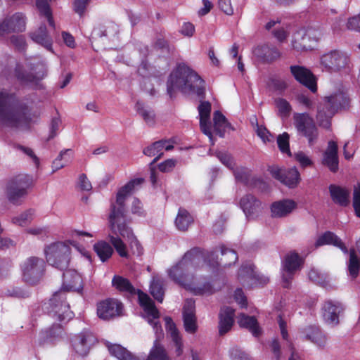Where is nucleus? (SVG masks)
Wrapping results in <instances>:
<instances>
[{
	"label": "nucleus",
	"instance_id": "nucleus-1",
	"mask_svg": "<svg viewBox=\"0 0 360 360\" xmlns=\"http://www.w3.org/2000/svg\"><path fill=\"white\" fill-rule=\"evenodd\" d=\"M0 120L6 127L27 130L32 116L25 103L18 102L13 94L0 89Z\"/></svg>",
	"mask_w": 360,
	"mask_h": 360
},
{
	"label": "nucleus",
	"instance_id": "nucleus-2",
	"mask_svg": "<svg viewBox=\"0 0 360 360\" xmlns=\"http://www.w3.org/2000/svg\"><path fill=\"white\" fill-rule=\"evenodd\" d=\"M204 80L185 65H179L170 74L167 82V94L172 98L176 91L185 94H195L204 98Z\"/></svg>",
	"mask_w": 360,
	"mask_h": 360
},
{
	"label": "nucleus",
	"instance_id": "nucleus-3",
	"mask_svg": "<svg viewBox=\"0 0 360 360\" xmlns=\"http://www.w3.org/2000/svg\"><path fill=\"white\" fill-rule=\"evenodd\" d=\"M143 181L142 178L129 181L118 190L115 199L111 200L108 216L111 235H115L129 227L127 224L126 200L134 192L135 187Z\"/></svg>",
	"mask_w": 360,
	"mask_h": 360
},
{
	"label": "nucleus",
	"instance_id": "nucleus-4",
	"mask_svg": "<svg viewBox=\"0 0 360 360\" xmlns=\"http://www.w3.org/2000/svg\"><path fill=\"white\" fill-rule=\"evenodd\" d=\"M169 276L179 285L195 295L212 294L217 281L206 278H197L191 271H168Z\"/></svg>",
	"mask_w": 360,
	"mask_h": 360
},
{
	"label": "nucleus",
	"instance_id": "nucleus-5",
	"mask_svg": "<svg viewBox=\"0 0 360 360\" xmlns=\"http://www.w3.org/2000/svg\"><path fill=\"white\" fill-rule=\"evenodd\" d=\"M108 237L110 243L121 257H129L130 252L136 256H141L143 252L141 243L130 227L115 235H109Z\"/></svg>",
	"mask_w": 360,
	"mask_h": 360
},
{
	"label": "nucleus",
	"instance_id": "nucleus-6",
	"mask_svg": "<svg viewBox=\"0 0 360 360\" xmlns=\"http://www.w3.org/2000/svg\"><path fill=\"white\" fill-rule=\"evenodd\" d=\"M44 255L49 265L59 270H66L70 262L71 248L63 241L47 244L44 248Z\"/></svg>",
	"mask_w": 360,
	"mask_h": 360
},
{
	"label": "nucleus",
	"instance_id": "nucleus-7",
	"mask_svg": "<svg viewBox=\"0 0 360 360\" xmlns=\"http://www.w3.org/2000/svg\"><path fill=\"white\" fill-rule=\"evenodd\" d=\"M42 308L49 315L60 322L68 321L74 315L66 301V293L62 290L53 293L49 300L44 303Z\"/></svg>",
	"mask_w": 360,
	"mask_h": 360
},
{
	"label": "nucleus",
	"instance_id": "nucleus-8",
	"mask_svg": "<svg viewBox=\"0 0 360 360\" xmlns=\"http://www.w3.org/2000/svg\"><path fill=\"white\" fill-rule=\"evenodd\" d=\"M323 67L331 72H349L352 68L350 56L345 51L334 50L321 58Z\"/></svg>",
	"mask_w": 360,
	"mask_h": 360
},
{
	"label": "nucleus",
	"instance_id": "nucleus-9",
	"mask_svg": "<svg viewBox=\"0 0 360 360\" xmlns=\"http://www.w3.org/2000/svg\"><path fill=\"white\" fill-rule=\"evenodd\" d=\"M32 179L27 174H19L12 179L6 186V195L10 202L16 203L18 199L27 193L32 185Z\"/></svg>",
	"mask_w": 360,
	"mask_h": 360
},
{
	"label": "nucleus",
	"instance_id": "nucleus-10",
	"mask_svg": "<svg viewBox=\"0 0 360 360\" xmlns=\"http://www.w3.org/2000/svg\"><path fill=\"white\" fill-rule=\"evenodd\" d=\"M293 120L297 131L308 139L310 146L313 145L318 138V129L313 119L307 113H295Z\"/></svg>",
	"mask_w": 360,
	"mask_h": 360
},
{
	"label": "nucleus",
	"instance_id": "nucleus-11",
	"mask_svg": "<svg viewBox=\"0 0 360 360\" xmlns=\"http://www.w3.org/2000/svg\"><path fill=\"white\" fill-rule=\"evenodd\" d=\"M97 342L94 335L88 330H83L73 335L70 338L72 349L80 356H86L91 347Z\"/></svg>",
	"mask_w": 360,
	"mask_h": 360
},
{
	"label": "nucleus",
	"instance_id": "nucleus-12",
	"mask_svg": "<svg viewBox=\"0 0 360 360\" xmlns=\"http://www.w3.org/2000/svg\"><path fill=\"white\" fill-rule=\"evenodd\" d=\"M221 257L219 262L216 255L213 253H209L204 259L205 264V268L217 269L219 267L230 268L232 264H235L238 260L237 253L231 249L221 247Z\"/></svg>",
	"mask_w": 360,
	"mask_h": 360
},
{
	"label": "nucleus",
	"instance_id": "nucleus-13",
	"mask_svg": "<svg viewBox=\"0 0 360 360\" xmlns=\"http://www.w3.org/2000/svg\"><path fill=\"white\" fill-rule=\"evenodd\" d=\"M96 310L98 318L108 321L122 314L123 304L117 299L107 298L97 304Z\"/></svg>",
	"mask_w": 360,
	"mask_h": 360
},
{
	"label": "nucleus",
	"instance_id": "nucleus-14",
	"mask_svg": "<svg viewBox=\"0 0 360 360\" xmlns=\"http://www.w3.org/2000/svg\"><path fill=\"white\" fill-rule=\"evenodd\" d=\"M271 176L290 188L295 187L300 181V173L295 168L282 169L276 166H271L268 169Z\"/></svg>",
	"mask_w": 360,
	"mask_h": 360
},
{
	"label": "nucleus",
	"instance_id": "nucleus-15",
	"mask_svg": "<svg viewBox=\"0 0 360 360\" xmlns=\"http://www.w3.org/2000/svg\"><path fill=\"white\" fill-rule=\"evenodd\" d=\"M238 204L248 219H255L263 210L262 202L251 193L243 195Z\"/></svg>",
	"mask_w": 360,
	"mask_h": 360
},
{
	"label": "nucleus",
	"instance_id": "nucleus-16",
	"mask_svg": "<svg viewBox=\"0 0 360 360\" xmlns=\"http://www.w3.org/2000/svg\"><path fill=\"white\" fill-rule=\"evenodd\" d=\"M32 70H34V72H27L22 65L17 64L15 75L22 83L35 84L42 79L46 74V70L42 64L37 65L34 70L32 68Z\"/></svg>",
	"mask_w": 360,
	"mask_h": 360
},
{
	"label": "nucleus",
	"instance_id": "nucleus-17",
	"mask_svg": "<svg viewBox=\"0 0 360 360\" xmlns=\"http://www.w3.org/2000/svg\"><path fill=\"white\" fill-rule=\"evenodd\" d=\"M83 279L79 271H63V283L60 290L65 293L69 291L82 292Z\"/></svg>",
	"mask_w": 360,
	"mask_h": 360
},
{
	"label": "nucleus",
	"instance_id": "nucleus-18",
	"mask_svg": "<svg viewBox=\"0 0 360 360\" xmlns=\"http://www.w3.org/2000/svg\"><path fill=\"white\" fill-rule=\"evenodd\" d=\"M202 259L203 257L201 249L195 247L188 250L173 268L174 270L196 268L197 266H195V264Z\"/></svg>",
	"mask_w": 360,
	"mask_h": 360
},
{
	"label": "nucleus",
	"instance_id": "nucleus-19",
	"mask_svg": "<svg viewBox=\"0 0 360 360\" xmlns=\"http://www.w3.org/2000/svg\"><path fill=\"white\" fill-rule=\"evenodd\" d=\"M323 317L324 321L331 325L339 323V315L344 310L340 302L326 301L323 306Z\"/></svg>",
	"mask_w": 360,
	"mask_h": 360
},
{
	"label": "nucleus",
	"instance_id": "nucleus-20",
	"mask_svg": "<svg viewBox=\"0 0 360 360\" xmlns=\"http://www.w3.org/2000/svg\"><path fill=\"white\" fill-rule=\"evenodd\" d=\"M290 68L297 81L307 86L311 91H316L315 79L309 70L299 65H292Z\"/></svg>",
	"mask_w": 360,
	"mask_h": 360
},
{
	"label": "nucleus",
	"instance_id": "nucleus-21",
	"mask_svg": "<svg viewBox=\"0 0 360 360\" xmlns=\"http://www.w3.org/2000/svg\"><path fill=\"white\" fill-rule=\"evenodd\" d=\"M198 111L200 115V127L203 134L207 135L212 144L214 145L212 140V134L210 128V117L211 112V104L208 101H201L198 106Z\"/></svg>",
	"mask_w": 360,
	"mask_h": 360
},
{
	"label": "nucleus",
	"instance_id": "nucleus-22",
	"mask_svg": "<svg viewBox=\"0 0 360 360\" xmlns=\"http://www.w3.org/2000/svg\"><path fill=\"white\" fill-rule=\"evenodd\" d=\"M253 55L264 63H272L278 59L281 53L279 50L273 46L266 44L259 45L254 48Z\"/></svg>",
	"mask_w": 360,
	"mask_h": 360
},
{
	"label": "nucleus",
	"instance_id": "nucleus-23",
	"mask_svg": "<svg viewBox=\"0 0 360 360\" xmlns=\"http://www.w3.org/2000/svg\"><path fill=\"white\" fill-rule=\"evenodd\" d=\"M235 309L231 307H223L219 314V333L224 335L227 333L234 323Z\"/></svg>",
	"mask_w": 360,
	"mask_h": 360
},
{
	"label": "nucleus",
	"instance_id": "nucleus-24",
	"mask_svg": "<svg viewBox=\"0 0 360 360\" xmlns=\"http://www.w3.org/2000/svg\"><path fill=\"white\" fill-rule=\"evenodd\" d=\"M259 271H242L238 278L243 286L251 288L263 286L269 282V278L260 276Z\"/></svg>",
	"mask_w": 360,
	"mask_h": 360
},
{
	"label": "nucleus",
	"instance_id": "nucleus-25",
	"mask_svg": "<svg viewBox=\"0 0 360 360\" xmlns=\"http://www.w3.org/2000/svg\"><path fill=\"white\" fill-rule=\"evenodd\" d=\"M165 329L169 335L175 346V353L177 356L182 355L184 352V345L182 337L176 328L175 323L169 316L165 317Z\"/></svg>",
	"mask_w": 360,
	"mask_h": 360
},
{
	"label": "nucleus",
	"instance_id": "nucleus-26",
	"mask_svg": "<svg viewBox=\"0 0 360 360\" xmlns=\"http://www.w3.org/2000/svg\"><path fill=\"white\" fill-rule=\"evenodd\" d=\"M184 327L188 333L194 334L198 330L197 319L193 303L188 302L183 308Z\"/></svg>",
	"mask_w": 360,
	"mask_h": 360
},
{
	"label": "nucleus",
	"instance_id": "nucleus-27",
	"mask_svg": "<svg viewBox=\"0 0 360 360\" xmlns=\"http://www.w3.org/2000/svg\"><path fill=\"white\" fill-rule=\"evenodd\" d=\"M304 339L320 348H324L327 344V337L317 326H309L302 330Z\"/></svg>",
	"mask_w": 360,
	"mask_h": 360
},
{
	"label": "nucleus",
	"instance_id": "nucleus-28",
	"mask_svg": "<svg viewBox=\"0 0 360 360\" xmlns=\"http://www.w3.org/2000/svg\"><path fill=\"white\" fill-rule=\"evenodd\" d=\"M136 294L138 295L139 304L146 314L153 319H158L160 312L150 296L139 289L136 290Z\"/></svg>",
	"mask_w": 360,
	"mask_h": 360
},
{
	"label": "nucleus",
	"instance_id": "nucleus-29",
	"mask_svg": "<svg viewBox=\"0 0 360 360\" xmlns=\"http://www.w3.org/2000/svg\"><path fill=\"white\" fill-rule=\"evenodd\" d=\"M296 202L292 200L274 202L271 206V215L277 218L285 217L290 214L296 208Z\"/></svg>",
	"mask_w": 360,
	"mask_h": 360
},
{
	"label": "nucleus",
	"instance_id": "nucleus-30",
	"mask_svg": "<svg viewBox=\"0 0 360 360\" xmlns=\"http://www.w3.org/2000/svg\"><path fill=\"white\" fill-rule=\"evenodd\" d=\"M238 323L240 328L248 330L255 338L259 337L262 333L257 319L253 316L241 313L238 317Z\"/></svg>",
	"mask_w": 360,
	"mask_h": 360
},
{
	"label": "nucleus",
	"instance_id": "nucleus-31",
	"mask_svg": "<svg viewBox=\"0 0 360 360\" xmlns=\"http://www.w3.org/2000/svg\"><path fill=\"white\" fill-rule=\"evenodd\" d=\"M323 163L333 172L338 169V146L335 141L328 142V148L324 153Z\"/></svg>",
	"mask_w": 360,
	"mask_h": 360
},
{
	"label": "nucleus",
	"instance_id": "nucleus-32",
	"mask_svg": "<svg viewBox=\"0 0 360 360\" xmlns=\"http://www.w3.org/2000/svg\"><path fill=\"white\" fill-rule=\"evenodd\" d=\"M329 103H321L318 106L316 120L319 126L329 129L330 127V119L336 112L329 107Z\"/></svg>",
	"mask_w": 360,
	"mask_h": 360
},
{
	"label": "nucleus",
	"instance_id": "nucleus-33",
	"mask_svg": "<svg viewBox=\"0 0 360 360\" xmlns=\"http://www.w3.org/2000/svg\"><path fill=\"white\" fill-rule=\"evenodd\" d=\"M324 245H333L339 248L345 253H347L348 252L347 247L341 239L330 231H326L324 233L315 243V246L316 248Z\"/></svg>",
	"mask_w": 360,
	"mask_h": 360
},
{
	"label": "nucleus",
	"instance_id": "nucleus-34",
	"mask_svg": "<svg viewBox=\"0 0 360 360\" xmlns=\"http://www.w3.org/2000/svg\"><path fill=\"white\" fill-rule=\"evenodd\" d=\"M329 191L333 201L342 207H346L349 203V191L345 188L335 185L329 186Z\"/></svg>",
	"mask_w": 360,
	"mask_h": 360
},
{
	"label": "nucleus",
	"instance_id": "nucleus-35",
	"mask_svg": "<svg viewBox=\"0 0 360 360\" xmlns=\"http://www.w3.org/2000/svg\"><path fill=\"white\" fill-rule=\"evenodd\" d=\"M63 330L60 324H53L51 328L40 333L39 342L41 345L53 344L63 335Z\"/></svg>",
	"mask_w": 360,
	"mask_h": 360
},
{
	"label": "nucleus",
	"instance_id": "nucleus-36",
	"mask_svg": "<svg viewBox=\"0 0 360 360\" xmlns=\"http://www.w3.org/2000/svg\"><path fill=\"white\" fill-rule=\"evenodd\" d=\"M149 291L155 300L162 303L164 300L165 292V280L158 275L154 276L150 282Z\"/></svg>",
	"mask_w": 360,
	"mask_h": 360
},
{
	"label": "nucleus",
	"instance_id": "nucleus-37",
	"mask_svg": "<svg viewBox=\"0 0 360 360\" xmlns=\"http://www.w3.org/2000/svg\"><path fill=\"white\" fill-rule=\"evenodd\" d=\"M11 33L22 32L25 30V18L21 13H16L4 18Z\"/></svg>",
	"mask_w": 360,
	"mask_h": 360
},
{
	"label": "nucleus",
	"instance_id": "nucleus-38",
	"mask_svg": "<svg viewBox=\"0 0 360 360\" xmlns=\"http://www.w3.org/2000/svg\"><path fill=\"white\" fill-rule=\"evenodd\" d=\"M137 114L143 120L148 126L155 124L156 115L154 110L143 102L137 101L135 105Z\"/></svg>",
	"mask_w": 360,
	"mask_h": 360
},
{
	"label": "nucleus",
	"instance_id": "nucleus-39",
	"mask_svg": "<svg viewBox=\"0 0 360 360\" xmlns=\"http://www.w3.org/2000/svg\"><path fill=\"white\" fill-rule=\"evenodd\" d=\"M30 37L34 42L43 46L46 49H51L52 40L47 33L45 25H41L36 31L31 32Z\"/></svg>",
	"mask_w": 360,
	"mask_h": 360
},
{
	"label": "nucleus",
	"instance_id": "nucleus-40",
	"mask_svg": "<svg viewBox=\"0 0 360 360\" xmlns=\"http://www.w3.org/2000/svg\"><path fill=\"white\" fill-rule=\"evenodd\" d=\"M329 102V107L333 108L335 112H337L340 108H346L349 104L348 98L345 93L342 91H339L338 92L326 97L323 101V103Z\"/></svg>",
	"mask_w": 360,
	"mask_h": 360
},
{
	"label": "nucleus",
	"instance_id": "nucleus-41",
	"mask_svg": "<svg viewBox=\"0 0 360 360\" xmlns=\"http://www.w3.org/2000/svg\"><path fill=\"white\" fill-rule=\"evenodd\" d=\"M167 143V140H160L155 141L152 145L146 147L143 150V153L149 157L155 156L154 160L150 162V165H154L158 160L163 155V149L165 144Z\"/></svg>",
	"mask_w": 360,
	"mask_h": 360
},
{
	"label": "nucleus",
	"instance_id": "nucleus-42",
	"mask_svg": "<svg viewBox=\"0 0 360 360\" xmlns=\"http://www.w3.org/2000/svg\"><path fill=\"white\" fill-rule=\"evenodd\" d=\"M146 360H170V357L158 339L154 342Z\"/></svg>",
	"mask_w": 360,
	"mask_h": 360
},
{
	"label": "nucleus",
	"instance_id": "nucleus-43",
	"mask_svg": "<svg viewBox=\"0 0 360 360\" xmlns=\"http://www.w3.org/2000/svg\"><path fill=\"white\" fill-rule=\"evenodd\" d=\"M193 222V218L190 213L184 208H179L175 219V225L178 230L181 231H187Z\"/></svg>",
	"mask_w": 360,
	"mask_h": 360
},
{
	"label": "nucleus",
	"instance_id": "nucleus-44",
	"mask_svg": "<svg viewBox=\"0 0 360 360\" xmlns=\"http://www.w3.org/2000/svg\"><path fill=\"white\" fill-rule=\"evenodd\" d=\"M112 286L121 292H127L131 295H136V290L129 279L120 276H114L112 280Z\"/></svg>",
	"mask_w": 360,
	"mask_h": 360
},
{
	"label": "nucleus",
	"instance_id": "nucleus-45",
	"mask_svg": "<svg viewBox=\"0 0 360 360\" xmlns=\"http://www.w3.org/2000/svg\"><path fill=\"white\" fill-rule=\"evenodd\" d=\"M234 175L238 181L251 187H256L258 184L263 183L261 179L252 176L250 172L245 169L234 171Z\"/></svg>",
	"mask_w": 360,
	"mask_h": 360
},
{
	"label": "nucleus",
	"instance_id": "nucleus-46",
	"mask_svg": "<svg viewBox=\"0 0 360 360\" xmlns=\"http://www.w3.org/2000/svg\"><path fill=\"white\" fill-rule=\"evenodd\" d=\"M213 122L214 131L221 137H223L226 129L231 127L230 123L227 121L225 116L219 110L214 112Z\"/></svg>",
	"mask_w": 360,
	"mask_h": 360
},
{
	"label": "nucleus",
	"instance_id": "nucleus-47",
	"mask_svg": "<svg viewBox=\"0 0 360 360\" xmlns=\"http://www.w3.org/2000/svg\"><path fill=\"white\" fill-rule=\"evenodd\" d=\"M94 250L103 262L107 261L113 253V249L111 245L103 240L95 243L94 245Z\"/></svg>",
	"mask_w": 360,
	"mask_h": 360
},
{
	"label": "nucleus",
	"instance_id": "nucleus-48",
	"mask_svg": "<svg viewBox=\"0 0 360 360\" xmlns=\"http://www.w3.org/2000/svg\"><path fill=\"white\" fill-rule=\"evenodd\" d=\"M304 259L297 253H290L285 259V270H297L304 267Z\"/></svg>",
	"mask_w": 360,
	"mask_h": 360
},
{
	"label": "nucleus",
	"instance_id": "nucleus-49",
	"mask_svg": "<svg viewBox=\"0 0 360 360\" xmlns=\"http://www.w3.org/2000/svg\"><path fill=\"white\" fill-rule=\"evenodd\" d=\"M36 6L39 13L47 18L49 24L51 27H54L55 25L52 16V12L47 0H37Z\"/></svg>",
	"mask_w": 360,
	"mask_h": 360
},
{
	"label": "nucleus",
	"instance_id": "nucleus-50",
	"mask_svg": "<svg viewBox=\"0 0 360 360\" xmlns=\"http://www.w3.org/2000/svg\"><path fill=\"white\" fill-rule=\"evenodd\" d=\"M308 277L310 281L323 288L329 285L328 275L325 271H309Z\"/></svg>",
	"mask_w": 360,
	"mask_h": 360
},
{
	"label": "nucleus",
	"instance_id": "nucleus-51",
	"mask_svg": "<svg viewBox=\"0 0 360 360\" xmlns=\"http://www.w3.org/2000/svg\"><path fill=\"white\" fill-rule=\"evenodd\" d=\"M309 37L307 36L304 31L297 32L292 40V47L294 49L297 51H303L307 50L308 48L307 44L305 43V41Z\"/></svg>",
	"mask_w": 360,
	"mask_h": 360
},
{
	"label": "nucleus",
	"instance_id": "nucleus-52",
	"mask_svg": "<svg viewBox=\"0 0 360 360\" xmlns=\"http://www.w3.org/2000/svg\"><path fill=\"white\" fill-rule=\"evenodd\" d=\"M44 277V271H23L22 279L28 285L38 284Z\"/></svg>",
	"mask_w": 360,
	"mask_h": 360
},
{
	"label": "nucleus",
	"instance_id": "nucleus-53",
	"mask_svg": "<svg viewBox=\"0 0 360 360\" xmlns=\"http://www.w3.org/2000/svg\"><path fill=\"white\" fill-rule=\"evenodd\" d=\"M275 105L278 108V113L281 117H287L290 115L292 108L288 101L282 98L275 99Z\"/></svg>",
	"mask_w": 360,
	"mask_h": 360
},
{
	"label": "nucleus",
	"instance_id": "nucleus-54",
	"mask_svg": "<svg viewBox=\"0 0 360 360\" xmlns=\"http://www.w3.org/2000/svg\"><path fill=\"white\" fill-rule=\"evenodd\" d=\"M34 212L29 210L22 213L18 217L13 218V223L20 226H25L31 223L33 220Z\"/></svg>",
	"mask_w": 360,
	"mask_h": 360
},
{
	"label": "nucleus",
	"instance_id": "nucleus-55",
	"mask_svg": "<svg viewBox=\"0 0 360 360\" xmlns=\"http://www.w3.org/2000/svg\"><path fill=\"white\" fill-rule=\"evenodd\" d=\"M44 260L37 257H30L24 263L25 270L44 269Z\"/></svg>",
	"mask_w": 360,
	"mask_h": 360
},
{
	"label": "nucleus",
	"instance_id": "nucleus-56",
	"mask_svg": "<svg viewBox=\"0 0 360 360\" xmlns=\"http://www.w3.org/2000/svg\"><path fill=\"white\" fill-rule=\"evenodd\" d=\"M289 134L287 132H284L277 137V143L280 150L283 153H286L288 156H292L289 147Z\"/></svg>",
	"mask_w": 360,
	"mask_h": 360
},
{
	"label": "nucleus",
	"instance_id": "nucleus-57",
	"mask_svg": "<svg viewBox=\"0 0 360 360\" xmlns=\"http://www.w3.org/2000/svg\"><path fill=\"white\" fill-rule=\"evenodd\" d=\"M108 347L110 354L115 356L119 360H123L124 356L127 355V353L129 352L126 348L117 344L110 345Z\"/></svg>",
	"mask_w": 360,
	"mask_h": 360
},
{
	"label": "nucleus",
	"instance_id": "nucleus-58",
	"mask_svg": "<svg viewBox=\"0 0 360 360\" xmlns=\"http://www.w3.org/2000/svg\"><path fill=\"white\" fill-rule=\"evenodd\" d=\"M216 156L219 159L222 164L230 169H233L234 162L233 158L230 154L223 152H217Z\"/></svg>",
	"mask_w": 360,
	"mask_h": 360
},
{
	"label": "nucleus",
	"instance_id": "nucleus-59",
	"mask_svg": "<svg viewBox=\"0 0 360 360\" xmlns=\"http://www.w3.org/2000/svg\"><path fill=\"white\" fill-rule=\"evenodd\" d=\"M234 299L236 302L242 308H246L248 306V300L247 297L245 295L242 288H236L234 292Z\"/></svg>",
	"mask_w": 360,
	"mask_h": 360
},
{
	"label": "nucleus",
	"instance_id": "nucleus-60",
	"mask_svg": "<svg viewBox=\"0 0 360 360\" xmlns=\"http://www.w3.org/2000/svg\"><path fill=\"white\" fill-rule=\"evenodd\" d=\"M9 41L18 50L22 51L26 48V43L23 36L12 35Z\"/></svg>",
	"mask_w": 360,
	"mask_h": 360
},
{
	"label": "nucleus",
	"instance_id": "nucleus-61",
	"mask_svg": "<svg viewBox=\"0 0 360 360\" xmlns=\"http://www.w3.org/2000/svg\"><path fill=\"white\" fill-rule=\"evenodd\" d=\"M349 270H359L360 268V260L356 255L354 249L349 251Z\"/></svg>",
	"mask_w": 360,
	"mask_h": 360
},
{
	"label": "nucleus",
	"instance_id": "nucleus-62",
	"mask_svg": "<svg viewBox=\"0 0 360 360\" xmlns=\"http://www.w3.org/2000/svg\"><path fill=\"white\" fill-rule=\"evenodd\" d=\"M295 159L303 167L309 166L312 164L311 160L302 151L295 153L294 155Z\"/></svg>",
	"mask_w": 360,
	"mask_h": 360
},
{
	"label": "nucleus",
	"instance_id": "nucleus-63",
	"mask_svg": "<svg viewBox=\"0 0 360 360\" xmlns=\"http://www.w3.org/2000/svg\"><path fill=\"white\" fill-rule=\"evenodd\" d=\"M89 2V0H75L73 2L74 11L80 16H82Z\"/></svg>",
	"mask_w": 360,
	"mask_h": 360
},
{
	"label": "nucleus",
	"instance_id": "nucleus-64",
	"mask_svg": "<svg viewBox=\"0 0 360 360\" xmlns=\"http://www.w3.org/2000/svg\"><path fill=\"white\" fill-rule=\"evenodd\" d=\"M353 206L355 210L356 214L360 217V183L358 186L354 188Z\"/></svg>",
	"mask_w": 360,
	"mask_h": 360
}]
</instances>
